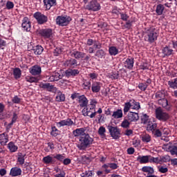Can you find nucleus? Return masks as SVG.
<instances>
[{
    "label": "nucleus",
    "instance_id": "30",
    "mask_svg": "<svg viewBox=\"0 0 177 177\" xmlns=\"http://www.w3.org/2000/svg\"><path fill=\"white\" fill-rule=\"evenodd\" d=\"M63 76L60 75V73L57 72H54L51 74V75L49 77V81L50 82H55V81H59V80H62Z\"/></svg>",
    "mask_w": 177,
    "mask_h": 177
},
{
    "label": "nucleus",
    "instance_id": "31",
    "mask_svg": "<svg viewBox=\"0 0 177 177\" xmlns=\"http://www.w3.org/2000/svg\"><path fill=\"white\" fill-rule=\"evenodd\" d=\"M158 124L156 122H149V124H147V131L148 132H154L156 129H157Z\"/></svg>",
    "mask_w": 177,
    "mask_h": 177
},
{
    "label": "nucleus",
    "instance_id": "64",
    "mask_svg": "<svg viewBox=\"0 0 177 177\" xmlns=\"http://www.w3.org/2000/svg\"><path fill=\"white\" fill-rule=\"evenodd\" d=\"M61 54H62V48H56L53 50L54 56H59V55H61Z\"/></svg>",
    "mask_w": 177,
    "mask_h": 177
},
{
    "label": "nucleus",
    "instance_id": "7",
    "mask_svg": "<svg viewBox=\"0 0 177 177\" xmlns=\"http://www.w3.org/2000/svg\"><path fill=\"white\" fill-rule=\"evenodd\" d=\"M38 35L44 39H52L53 38V29L41 28L38 30Z\"/></svg>",
    "mask_w": 177,
    "mask_h": 177
},
{
    "label": "nucleus",
    "instance_id": "58",
    "mask_svg": "<svg viewBox=\"0 0 177 177\" xmlns=\"http://www.w3.org/2000/svg\"><path fill=\"white\" fill-rule=\"evenodd\" d=\"M93 175H95V173H93L92 171H86L84 173H82L83 177H93Z\"/></svg>",
    "mask_w": 177,
    "mask_h": 177
},
{
    "label": "nucleus",
    "instance_id": "46",
    "mask_svg": "<svg viewBox=\"0 0 177 177\" xmlns=\"http://www.w3.org/2000/svg\"><path fill=\"white\" fill-rule=\"evenodd\" d=\"M158 104L164 107V109H167L168 107V100L163 98L158 100Z\"/></svg>",
    "mask_w": 177,
    "mask_h": 177
},
{
    "label": "nucleus",
    "instance_id": "1",
    "mask_svg": "<svg viewBox=\"0 0 177 177\" xmlns=\"http://www.w3.org/2000/svg\"><path fill=\"white\" fill-rule=\"evenodd\" d=\"M86 131V127L76 129L73 131L75 138L80 136L77 144V147L79 150H86L88 147H91V145L93 144V138L88 133H85Z\"/></svg>",
    "mask_w": 177,
    "mask_h": 177
},
{
    "label": "nucleus",
    "instance_id": "49",
    "mask_svg": "<svg viewBox=\"0 0 177 177\" xmlns=\"http://www.w3.org/2000/svg\"><path fill=\"white\" fill-rule=\"evenodd\" d=\"M96 104H97V101L96 100H93L90 102V105L88 106V109L91 110L93 113L95 111Z\"/></svg>",
    "mask_w": 177,
    "mask_h": 177
},
{
    "label": "nucleus",
    "instance_id": "25",
    "mask_svg": "<svg viewBox=\"0 0 177 177\" xmlns=\"http://www.w3.org/2000/svg\"><path fill=\"white\" fill-rule=\"evenodd\" d=\"M151 84V79L148 78L145 83H139L138 88L142 91L143 92H145V91H146L147 89V87L149 86V85Z\"/></svg>",
    "mask_w": 177,
    "mask_h": 177
},
{
    "label": "nucleus",
    "instance_id": "39",
    "mask_svg": "<svg viewBox=\"0 0 177 177\" xmlns=\"http://www.w3.org/2000/svg\"><path fill=\"white\" fill-rule=\"evenodd\" d=\"M13 75L15 80H19V78H21V70L20 68H15L13 69Z\"/></svg>",
    "mask_w": 177,
    "mask_h": 177
},
{
    "label": "nucleus",
    "instance_id": "15",
    "mask_svg": "<svg viewBox=\"0 0 177 177\" xmlns=\"http://www.w3.org/2000/svg\"><path fill=\"white\" fill-rule=\"evenodd\" d=\"M80 75V71L75 68H68L65 71L64 75L66 78H74V77H77V75Z\"/></svg>",
    "mask_w": 177,
    "mask_h": 177
},
{
    "label": "nucleus",
    "instance_id": "32",
    "mask_svg": "<svg viewBox=\"0 0 177 177\" xmlns=\"http://www.w3.org/2000/svg\"><path fill=\"white\" fill-rule=\"evenodd\" d=\"M44 6L47 10H49L52 6H56V0H44Z\"/></svg>",
    "mask_w": 177,
    "mask_h": 177
},
{
    "label": "nucleus",
    "instance_id": "55",
    "mask_svg": "<svg viewBox=\"0 0 177 177\" xmlns=\"http://www.w3.org/2000/svg\"><path fill=\"white\" fill-rule=\"evenodd\" d=\"M98 135L100 136H106V128L102 126L99 128Z\"/></svg>",
    "mask_w": 177,
    "mask_h": 177
},
{
    "label": "nucleus",
    "instance_id": "47",
    "mask_svg": "<svg viewBox=\"0 0 177 177\" xmlns=\"http://www.w3.org/2000/svg\"><path fill=\"white\" fill-rule=\"evenodd\" d=\"M65 158H66V156H64V153L63 154L57 153L54 155V159H55L56 161H59V162H62Z\"/></svg>",
    "mask_w": 177,
    "mask_h": 177
},
{
    "label": "nucleus",
    "instance_id": "20",
    "mask_svg": "<svg viewBox=\"0 0 177 177\" xmlns=\"http://www.w3.org/2000/svg\"><path fill=\"white\" fill-rule=\"evenodd\" d=\"M142 172H147L148 175L146 177H158L154 175V169L150 166H144L141 169Z\"/></svg>",
    "mask_w": 177,
    "mask_h": 177
},
{
    "label": "nucleus",
    "instance_id": "26",
    "mask_svg": "<svg viewBox=\"0 0 177 177\" xmlns=\"http://www.w3.org/2000/svg\"><path fill=\"white\" fill-rule=\"evenodd\" d=\"M162 53L163 55V57H167V56H171V55L174 53V50L171 49L169 46H166L162 49Z\"/></svg>",
    "mask_w": 177,
    "mask_h": 177
},
{
    "label": "nucleus",
    "instance_id": "17",
    "mask_svg": "<svg viewBox=\"0 0 177 177\" xmlns=\"http://www.w3.org/2000/svg\"><path fill=\"white\" fill-rule=\"evenodd\" d=\"M29 73L32 75H41V73H42V69L41 68V66L39 65H34L32 67L29 68Z\"/></svg>",
    "mask_w": 177,
    "mask_h": 177
},
{
    "label": "nucleus",
    "instance_id": "63",
    "mask_svg": "<svg viewBox=\"0 0 177 177\" xmlns=\"http://www.w3.org/2000/svg\"><path fill=\"white\" fill-rule=\"evenodd\" d=\"M120 15L121 20H123V21H128V19H129V16H128V15L124 12H120Z\"/></svg>",
    "mask_w": 177,
    "mask_h": 177
},
{
    "label": "nucleus",
    "instance_id": "51",
    "mask_svg": "<svg viewBox=\"0 0 177 177\" xmlns=\"http://www.w3.org/2000/svg\"><path fill=\"white\" fill-rule=\"evenodd\" d=\"M168 85L173 89H177V77L174 79L173 81H169Z\"/></svg>",
    "mask_w": 177,
    "mask_h": 177
},
{
    "label": "nucleus",
    "instance_id": "37",
    "mask_svg": "<svg viewBox=\"0 0 177 177\" xmlns=\"http://www.w3.org/2000/svg\"><path fill=\"white\" fill-rule=\"evenodd\" d=\"M122 109H117L116 111H113L112 114L113 118H115L118 120V118H122Z\"/></svg>",
    "mask_w": 177,
    "mask_h": 177
},
{
    "label": "nucleus",
    "instance_id": "22",
    "mask_svg": "<svg viewBox=\"0 0 177 177\" xmlns=\"http://www.w3.org/2000/svg\"><path fill=\"white\" fill-rule=\"evenodd\" d=\"M102 89V83L100 82H93L91 84V91L93 93H99Z\"/></svg>",
    "mask_w": 177,
    "mask_h": 177
},
{
    "label": "nucleus",
    "instance_id": "38",
    "mask_svg": "<svg viewBox=\"0 0 177 177\" xmlns=\"http://www.w3.org/2000/svg\"><path fill=\"white\" fill-rule=\"evenodd\" d=\"M33 52L36 55H42V52H44V47L40 45H37L34 47Z\"/></svg>",
    "mask_w": 177,
    "mask_h": 177
},
{
    "label": "nucleus",
    "instance_id": "14",
    "mask_svg": "<svg viewBox=\"0 0 177 177\" xmlns=\"http://www.w3.org/2000/svg\"><path fill=\"white\" fill-rule=\"evenodd\" d=\"M39 86L41 89L47 91V92H51V93H56V92H57V88L55 87V86L52 85L50 83H41Z\"/></svg>",
    "mask_w": 177,
    "mask_h": 177
},
{
    "label": "nucleus",
    "instance_id": "48",
    "mask_svg": "<svg viewBox=\"0 0 177 177\" xmlns=\"http://www.w3.org/2000/svg\"><path fill=\"white\" fill-rule=\"evenodd\" d=\"M156 99L160 100V99H165V93L164 91H157L155 94Z\"/></svg>",
    "mask_w": 177,
    "mask_h": 177
},
{
    "label": "nucleus",
    "instance_id": "12",
    "mask_svg": "<svg viewBox=\"0 0 177 177\" xmlns=\"http://www.w3.org/2000/svg\"><path fill=\"white\" fill-rule=\"evenodd\" d=\"M33 17L35 18L38 24L42 25L45 24V23H48V17L39 12H36L33 15Z\"/></svg>",
    "mask_w": 177,
    "mask_h": 177
},
{
    "label": "nucleus",
    "instance_id": "18",
    "mask_svg": "<svg viewBox=\"0 0 177 177\" xmlns=\"http://www.w3.org/2000/svg\"><path fill=\"white\" fill-rule=\"evenodd\" d=\"M23 174V170L21 168L15 166L12 167L10 171V176L16 177V176H21Z\"/></svg>",
    "mask_w": 177,
    "mask_h": 177
},
{
    "label": "nucleus",
    "instance_id": "3",
    "mask_svg": "<svg viewBox=\"0 0 177 177\" xmlns=\"http://www.w3.org/2000/svg\"><path fill=\"white\" fill-rule=\"evenodd\" d=\"M131 109L133 110H140V103L133 99L129 100V102L124 103L123 109L124 114H127V113H128Z\"/></svg>",
    "mask_w": 177,
    "mask_h": 177
},
{
    "label": "nucleus",
    "instance_id": "36",
    "mask_svg": "<svg viewBox=\"0 0 177 177\" xmlns=\"http://www.w3.org/2000/svg\"><path fill=\"white\" fill-rule=\"evenodd\" d=\"M150 121V116H149L147 114L145 113L142 114L141 116V124H143L144 125L148 124L149 122H151Z\"/></svg>",
    "mask_w": 177,
    "mask_h": 177
},
{
    "label": "nucleus",
    "instance_id": "2",
    "mask_svg": "<svg viewBox=\"0 0 177 177\" xmlns=\"http://www.w3.org/2000/svg\"><path fill=\"white\" fill-rule=\"evenodd\" d=\"M158 38V33L154 26H149L145 28L144 30V39L146 42L153 44Z\"/></svg>",
    "mask_w": 177,
    "mask_h": 177
},
{
    "label": "nucleus",
    "instance_id": "56",
    "mask_svg": "<svg viewBox=\"0 0 177 177\" xmlns=\"http://www.w3.org/2000/svg\"><path fill=\"white\" fill-rule=\"evenodd\" d=\"M152 133L155 138H161L162 136V133L158 129H156V130L152 132Z\"/></svg>",
    "mask_w": 177,
    "mask_h": 177
},
{
    "label": "nucleus",
    "instance_id": "8",
    "mask_svg": "<svg viewBox=\"0 0 177 177\" xmlns=\"http://www.w3.org/2000/svg\"><path fill=\"white\" fill-rule=\"evenodd\" d=\"M86 9L90 12H99L102 9V6L97 0H91L86 6Z\"/></svg>",
    "mask_w": 177,
    "mask_h": 177
},
{
    "label": "nucleus",
    "instance_id": "19",
    "mask_svg": "<svg viewBox=\"0 0 177 177\" xmlns=\"http://www.w3.org/2000/svg\"><path fill=\"white\" fill-rule=\"evenodd\" d=\"M126 118H127L130 122H137V121H139V113L129 111Z\"/></svg>",
    "mask_w": 177,
    "mask_h": 177
},
{
    "label": "nucleus",
    "instance_id": "52",
    "mask_svg": "<svg viewBox=\"0 0 177 177\" xmlns=\"http://www.w3.org/2000/svg\"><path fill=\"white\" fill-rule=\"evenodd\" d=\"M51 132H50V135L52 136H54V138H56V136H57V135H59V129H57V128H56V127L53 126L51 127Z\"/></svg>",
    "mask_w": 177,
    "mask_h": 177
},
{
    "label": "nucleus",
    "instance_id": "59",
    "mask_svg": "<svg viewBox=\"0 0 177 177\" xmlns=\"http://www.w3.org/2000/svg\"><path fill=\"white\" fill-rule=\"evenodd\" d=\"M149 162H153L154 164H160V158H154L151 156V157L149 158Z\"/></svg>",
    "mask_w": 177,
    "mask_h": 177
},
{
    "label": "nucleus",
    "instance_id": "35",
    "mask_svg": "<svg viewBox=\"0 0 177 177\" xmlns=\"http://www.w3.org/2000/svg\"><path fill=\"white\" fill-rule=\"evenodd\" d=\"M168 150L171 156H177V142L174 145L169 146Z\"/></svg>",
    "mask_w": 177,
    "mask_h": 177
},
{
    "label": "nucleus",
    "instance_id": "60",
    "mask_svg": "<svg viewBox=\"0 0 177 177\" xmlns=\"http://www.w3.org/2000/svg\"><path fill=\"white\" fill-rule=\"evenodd\" d=\"M6 6V9H8V10H10L11 9H13V8H15V3H13L12 1H8Z\"/></svg>",
    "mask_w": 177,
    "mask_h": 177
},
{
    "label": "nucleus",
    "instance_id": "61",
    "mask_svg": "<svg viewBox=\"0 0 177 177\" xmlns=\"http://www.w3.org/2000/svg\"><path fill=\"white\" fill-rule=\"evenodd\" d=\"M5 110V105L0 103V120H3V111Z\"/></svg>",
    "mask_w": 177,
    "mask_h": 177
},
{
    "label": "nucleus",
    "instance_id": "62",
    "mask_svg": "<svg viewBox=\"0 0 177 177\" xmlns=\"http://www.w3.org/2000/svg\"><path fill=\"white\" fill-rule=\"evenodd\" d=\"M120 10H121V9H120L117 6H113L112 8V13L113 15H116V16H118V15H120Z\"/></svg>",
    "mask_w": 177,
    "mask_h": 177
},
{
    "label": "nucleus",
    "instance_id": "54",
    "mask_svg": "<svg viewBox=\"0 0 177 177\" xmlns=\"http://www.w3.org/2000/svg\"><path fill=\"white\" fill-rule=\"evenodd\" d=\"M93 48L96 50L97 49H102V43L99 41L95 40Z\"/></svg>",
    "mask_w": 177,
    "mask_h": 177
},
{
    "label": "nucleus",
    "instance_id": "33",
    "mask_svg": "<svg viewBox=\"0 0 177 177\" xmlns=\"http://www.w3.org/2000/svg\"><path fill=\"white\" fill-rule=\"evenodd\" d=\"M7 147L10 151V153H16V151L19 150V147L15 145V142L12 141L8 144Z\"/></svg>",
    "mask_w": 177,
    "mask_h": 177
},
{
    "label": "nucleus",
    "instance_id": "10",
    "mask_svg": "<svg viewBox=\"0 0 177 177\" xmlns=\"http://www.w3.org/2000/svg\"><path fill=\"white\" fill-rule=\"evenodd\" d=\"M56 126L58 128H62V127H74L75 126V121H73V119L68 118L56 122Z\"/></svg>",
    "mask_w": 177,
    "mask_h": 177
},
{
    "label": "nucleus",
    "instance_id": "13",
    "mask_svg": "<svg viewBox=\"0 0 177 177\" xmlns=\"http://www.w3.org/2000/svg\"><path fill=\"white\" fill-rule=\"evenodd\" d=\"M64 66L67 68H77L79 66L78 61L72 57L64 62Z\"/></svg>",
    "mask_w": 177,
    "mask_h": 177
},
{
    "label": "nucleus",
    "instance_id": "57",
    "mask_svg": "<svg viewBox=\"0 0 177 177\" xmlns=\"http://www.w3.org/2000/svg\"><path fill=\"white\" fill-rule=\"evenodd\" d=\"M12 103L15 104H20L21 103V98L19 97V96L15 95L12 99Z\"/></svg>",
    "mask_w": 177,
    "mask_h": 177
},
{
    "label": "nucleus",
    "instance_id": "16",
    "mask_svg": "<svg viewBox=\"0 0 177 177\" xmlns=\"http://www.w3.org/2000/svg\"><path fill=\"white\" fill-rule=\"evenodd\" d=\"M21 27L24 31L30 32L31 31V21L28 17H25L22 20Z\"/></svg>",
    "mask_w": 177,
    "mask_h": 177
},
{
    "label": "nucleus",
    "instance_id": "34",
    "mask_svg": "<svg viewBox=\"0 0 177 177\" xmlns=\"http://www.w3.org/2000/svg\"><path fill=\"white\" fill-rule=\"evenodd\" d=\"M57 95L55 97V100L58 102V103H60L62 102H64L66 100V95L62 93L60 91L57 90Z\"/></svg>",
    "mask_w": 177,
    "mask_h": 177
},
{
    "label": "nucleus",
    "instance_id": "24",
    "mask_svg": "<svg viewBox=\"0 0 177 177\" xmlns=\"http://www.w3.org/2000/svg\"><path fill=\"white\" fill-rule=\"evenodd\" d=\"M42 161L46 165L56 164V160L55 159V156L53 157L50 155L44 157Z\"/></svg>",
    "mask_w": 177,
    "mask_h": 177
},
{
    "label": "nucleus",
    "instance_id": "23",
    "mask_svg": "<svg viewBox=\"0 0 177 177\" xmlns=\"http://www.w3.org/2000/svg\"><path fill=\"white\" fill-rule=\"evenodd\" d=\"M77 102L80 107H88V103H89V100H88L85 95H82L79 100H77Z\"/></svg>",
    "mask_w": 177,
    "mask_h": 177
},
{
    "label": "nucleus",
    "instance_id": "41",
    "mask_svg": "<svg viewBox=\"0 0 177 177\" xmlns=\"http://www.w3.org/2000/svg\"><path fill=\"white\" fill-rule=\"evenodd\" d=\"M164 9H165V7L162 4H158L156 6V12L158 16H161L164 13Z\"/></svg>",
    "mask_w": 177,
    "mask_h": 177
},
{
    "label": "nucleus",
    "instance_id": "21",
    "mask_svg": "<svg viewBox=\"0 0 177 177\" xmlns=\"http://www.w3.org/2000/svg\"><path fill=\"white\" fill-rule=\"evenodd\" d=\"M135 64V59L133 57L127 58L124 62V67L128 70H132Z\"/></svg>",
    "mask_w": 177,
    "mask_h": 177
},
{
    "label": "nucleus",
    "instance_id": "42",
    "mask_svg": "<svg viewBox=\"0 0 177 177\" xmlns=\"http://www.w3.org/2000/svg\"><path fill=\"white\" fill-rule=\"evenodd\" d=\"M95 56L99 59H103L106 56V52H104V50L100 48L95 52Z\"/></svg>",
    "mask_w": 177,
    "mask_h": 177
},
{
    "label": "nucleus",
    "instance_id": "40",
    "mask_svg": "<svg viewBox=\"0 0 177 177\" xmlns=\"http://www.w3.org/2000/svg\"><path fill=\"white\" fill-rule=\"evenodd\" d=\"M82 87L84 91H86L88 92V91H91V87H92V83L91 81H85L84 83L82 84Z\"/></svg>",
    "mask_w": 177,
    "mask_h": 177
},
{
    "label": "nucleus",
    "instance_id": "44",
    "mask_svg": "<svg viewBox=\"0 0 177 177\" xmlns=\"http://www.w3.org/2000/svg\"><path fill=\"white\" fill-rule=\"evenodd\" d=\"M141 140L144 143H149L151 142V136L147 133L143 134L141 136Z\"/></svg>",
    "mask_w": 177,
    "mask_h": 177
},
{
    "label": "nucleus",
    "instance_id": "5",
    "mask_svg": "<svg viewBox=\"0 0 177 177\" xmlns=\"http://www.w3.org/2000/svg\"><path fill=\"white\" fill-rule=\"evenodd\" d=\"M73 21V18L68 15H60L57 17L55 21L57 26L60 27H66L71 23Z\"/></svg>",
    "mask_w": 177,
    "mask_h": 177
},
{
    "label": "nucleus",
    "instance_id": "9",
    "mask_svg": "<svg viewBox=\"0 0 177 177\" xmlns=\"http://www.w3.org/2000/svg\"><path fill=\"white\" fill-rule=\"evenodd\" d=\"M107 129H109V132L113 139L117 140V139H120V138H121V131L118 127H114L113 126L109 125Z\"/></svg>",
    "mask_w": 177,
    "mask_h": 177
},
{
    "label": "nucleus",
    "instance_id": "28",
    "mask_svg": "<svg viewBox=\"0 0 177 177\" xmlns=\"http://www.w3.org/2000/svg\"><path fill=\"white\" fill-rule=\"evenodd\" d=\"M17 162H18L19 165H24V162H26V153L18 152Z\"/></svg>",
    "mask_w": 177,
    "mask_h": 177
},
{
    "label": "nucleus",
    "instance_id": "50",
    "mask_svg": "<svg viewBox=\"0 0 177 177\" xmlns=\"http://www.w3.org/2000/svg\"><path fill=\"white\" fill-rule=\"evenodd\" d=\"M159 158L160 162H169V161H171V156H169V155H165Z\"/></svg>",
    "mask_w": 177,
    "mask_h": 177
},
{
    "label": "nucleus",
    "instance_id": "6",
    "mask_svg": "<svg viewBox=\"0 0 177 177\" xmlns=\"http://www.w3.org/2000/svg\"><path fill=\"white\" fill-rule=\"evenodd\" d=\"M155 115L157 120H159V121H163L165 122V121H168V120H169V114L164 111L161 107H158L156 109Z\"/></svg>",
    "mask_w": 177,
    "mask_h": 177
},
{
    "label": "nucleus",
    "instance_id": "29",
    "mask_svg": "<svg viewBox=\"0 0 177 177\" xmlns=\"http://www.w3.org/2000/svg\"><path fill=\"white\" fill-rule=\"evenodd\" d=\"M150 157H151L150 155H147V156L139 155L137 158V161H139L140 164H147V162H149Z\"/></svg>",
    "mask_w": 177,
    "mask_h": 177
},
{
    "label": "nucleus",
    "instance_id": "53",
    "mask_svg": "<svg viewBox=\"0 0 177 177\" xmlns=\"http://www.w3.org/2000/svg\"><path fill=\"white\" fill-rule=\"evenodd\" d=\"M26 82H30L32 84V82H38V79L35 77H26Z\"/></svg>",
    "mask_w": 177,
    "mask_h": 177
},
{
    "label": "nucleus",
    "instance_id": "43",
    "mask_svg": "<svg viewBox=\"0 0 177 177\" xmlns=\"http://www.w3.org/2000/svg\"><path fill=\"white\" fill-rule=\"evenodd\" d=\"M109 53L111 56H117L118 54V49L115 46H111L109 48Z\"/></svg>",
    "mask_w": 177,
    "mask_h": 177
},
{
    "label": "nucleus",
    "instance_id": "11",
    "mask_svg": "<svg viewBox=\"0 0 177 177\" xmlns=\"http://www.w3.org/2000/svg\"><path fill=\"white\" fill-rule=\"evenodd\" d=\"M109 168H111V169H109ZM118 165H117V163L109 162V163L104 164L102 166L101 169H104V174H111V169L113 170L118 169Z\"/></svg>",
    "mask_w": 177,
    "mask_h": 177
},
{
    "label": "nucleus",
    "instance_id": "27",
    "mask_svg": "<svg viewBox=\"0 0 177 177\" xmlns=\"http://www.w3.org/2000/svg\"><path fill=\"white\" fill-rule=\"evenodd\" d=\"M9 142V136L7 133L0 134V145L1 146H6V143Z\"/></svg>",
    "mask_w": 177,
    "mask_h": 177
},
{
    "label": "nucleus",
    "instance_id": "45",
    "mask_svg": "<svg viewBox=\"0 0 177 177\" xmlns=\"http://www.w3.org/2000/svg\"><path fill=\"white\" fill-rule=\"evenodd\" d=\"M131 122L129 121L128 118H125L121 123L122 128L127 129V128H129V127L131 126Z\"/></svg>",
    "mask_w": 177,
    "mask_h": 177
},
{
    "label": "nucleus",
    "instance_id": "4",
    "mask_svg": "<svg viewBox=\"0 0 177 177\" xmlns=\"http://www.w3.org/2000/svg\"><path fill=\"white\" fill-rule=\"evenodd\" d=\"M71 57H73L76 60L82 59L84 62H88V60H91V55H86L84 52H81L77 50H73L70 52Z\"/></svg>",
    "mask_w": 177,
    "mask_h": 177
}]
</instances>
